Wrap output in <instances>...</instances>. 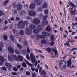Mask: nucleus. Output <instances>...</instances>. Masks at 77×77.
<instances>
[{
  "mask_svg": "<svg viewBox=\"0 0 77 77\" xmlns=\"http://www.w3.org/2000/svg\"><path fill=\"white\" fill-rule=\"evenodd\" d=\"M30 28H31L32 30H33V32L34 33H35L36 34H38L39 32V30H42V28L41 25H38L37 26V29H35L36 26L34 25H31L29 26Z\"/></svg>",
  "mask_w": 77,
  "mask_h": 77,
  "instance_id": "1",
  "label": "nucleus"
},
{
  "mask_svg": "<svg viewBox=\"0 0 77 77\" xmlns=\"http://www.w3.org/2000/svg\"><path fill=\"white\" fill-rule=\"evenodd\" d=\"M25 24L26 25H28V22L26 21H19L18 23V26L20 28H23L25 26Z\"/></svg>",
  "mask_w": 77,
  "mask_h": 77,
  "instance_id": "2",
  "label": "nucleus"
},
{
  "mask_svg": "<svg viewBox=\"0 0 77 77\" xmlns=\"http://www.w3.org/2000/svg\"><path fill=\"white\" fill-rule=\"evenodd\" d=\"M66 61L62 60L60 63L59 66L62 69H65L66 67Z\"/></svg>",
  "mask_w": 77,
  "mask_h": 77,
  "instance_id": "3",
  "label": "nucleus"
},
{
  "mask_svg": "<svg viewBox=\"0 0 77 77\" xmlns=\"http://www.w3.org/2000/svg\"><path fill=\"white\" fill-rule=\"evenodd\" d=\"M47 33L46 32L43 31L42 33V35H37V37L38 39L45 38V37L47 36Z\"/></svg>",
  "mask_w": 77,
  "mask_h": 77,
  "instance_id": "4",
  "label": "nucleus"
},
{
  "mask_svg": "<svg viewBox=\"0 0 77 77\" xmlns=\"http://www.w3.org/2000/svg\"><path fill=\"white\" fill-rule=\"evenodd\" d=\"M30 58L31 60V61L32 63H35L36 61V58L34 55H33V53H31L30 54Z\"/></svg>",
  "mask_w": 77,
  "mask_h": 77,
  "instance_id": "5",
  "label": "nucleus"
},
{
  "mask_svg": "<svg viewBox=\"0 0 77 77\" xmlns=\"http://www.w3.org/2000/svg\"><path fill=\"white\" fill-rule=\"evenodd\" d=\"M29 14L30 16H34L36 15V13L34 11L30 10L29 11Z\"/></svg>",
  "mask_w": 77,
  "mask_h": 77,
  "instance_id": "6",
  "label": "nucleus"
},
{
  "mask_svg": "<svg viewBox=\"0 0 77 77\" xmlns=\"http://www.w3.org/2000/svg\"><path fill=\"white\" fill-rule=\"evenodd\" d=\"M25 32L27 34L30 35L32 34V32L31 29L27 28L26 29Z\"/></svg>",
  "mask_w": 77,
  "mask_h": 77,
  "instance_id": "7",
  "label": "nucleus"
},
{
  "mask_svg": "<svg viewBox=\"0 0 77 77\" xmlns=\"http://www.w3.org/2000/svg\"><path fill=\"white\" fill-rule=\"evenodd\" d=\"M40 20L38 19H35L33 21V23L34 24H38L40 23Z\"/></svg>",
  "mask_w": 77,
  "mask_h": 77,
  "instance_id": "8",
  "label": "nucleus"
},
{
  "mask_svg": "<svg viewBox=\"0 0 77 77\" xmlns=\"http://www.w3.org/2000/svg\"><path fill=\"white\" fill-rule=\"evenodd\" d=\"M8 49L9 52L11 54H13L14 53V50L12 47H9L8 48Z\"/></svg>",
  "mask_w": 77,
  "mask_h": 77,
  "instance_id": "9",
  "label": "nucleus"
},
{
  "mask_svg": "<svg viewBox=\"0 0 77 77\" xmlns=\"http://www.w3.org/2000/svg\"><path fill=\"white\" fill-rule=\"evenodd\" d=\"M35 3H31L29 5V8L31 9H33L35 8Z\"/></svg>",
  "mask_w": 77,
  "mask_h": 77,
  "instance_id": "10",
  "label": "nucleus"
},
{
  "mask_svg": "<svg viewBox=\"0 0 77 77\" xmlns=\"http://www.w3.org/2000/svg\"><path fill=\"white\" fill-rule=\"evenodd\" d=\"M22 5L20 4H18L17 5V10H21L22 9Z\"/></svg>",
  "mask_w": 77,
  "mask_h": 77,
  "instance_id": "11",
  "label": "nucleus"
},
{
  "mask_svg": "<svg viewBox=\"0 0 77 77\" xmlns=\"http://www.w3.org/2000/svg\"><path fill=\"white\" fill-rule=\"evenodd\" d=\"M35 2L37 5L38 6L40 5H41L42 2L41 1L39 0H35Z\"/></svg>",
  "mask_w": 77,
  "mask_h": 77,
  "instance_id": "12",
  "label": "nucleus"
},
{
  "mask_svg": "<svg viewBox=\"0 0 77 77\" xmlns=\"http://www.w3.org/2000/svg\"><path fill=\"white\" fill-rule=\"evenodd\" d=\"M42 24L43 26H47L48 24V23L46 20H44V21H42Z\"/></svg>",
  "mask_w": 77,
  "mask_h": 77,
  "instance_id": "13",
  "label": "nucleus"
},
{
  "mask_svg": "<svg viewBox=\"0 0 77 77\" xmlns=\"http://www.w3.org/2000/svg\"><path fill=\"white\" fill-rule=\"evenodd\" d=\"M67 66L68 67H70L71 66V65L72 64V62L71 61V60L69 59L68 60V62H67Z\"/></svg>",
  "mask_w": 77,
  "mask_h": 77,
  "instance_id": "14",
  "label": "nucleus"
},
{
  "mask_svg": "<svg viewBox=\"0 0 77 77\" xmlns=\"http://www.w3.org/2000/svg\"><path fill=\"white\" fill-rule=\"evenodd\" d=\"M51 28L50 26H48L46 28V31L47 32H49L51 31Z\"/></svg>",
  "mask_w": 77,
  "mask_h": 77,
  "instance_id": "15",
  "label": "nucleus"
},
{
  "mask_svg": "<svg viewBox=\"0 0 77 77\" xmlns=\"http://www.w3.org/2000/svg\"><path fill=\"white\" fill-rule=\"evenodd\" d=\"M52 50L53 52H54L55 53V55L56 56L58 54V51H57L56 49H54L53 48H52Z\"/></svg>",
  "mask_w": 77,
  "mask_h": 77,
  "instance_id": "16",
  "label": "nucleus"
},
{
  "mask_svg": "<svg viewBox=\"0 0 77 77\" xmlns=\"http://www.w3.org/2000/svg\"><path fill=\"white\" fill-rule=\"evenodd\" d=\"M5 65L6 67L8 69H10L11 68V66L10 63H5Z\"/></svg>",
  "mask_w": 77,
  "mask_h": 77,
  "instance_id": "17",
  "label": "nucleus"
},
{
  "mask_svg": "<svg viewBox=\"0 0 77 77\" xmlns=\"http://www.w3.org/2000/svg\"><path fill=\"white\" fill-rule=\"evenodd\" d=\"M9 2V0L5 1L3 2V5L4 6H6L8 4V2Z\"/></svg>",
  "mask_w": 77,
  "mask_h": 77,
  "instance_id": "18",
  "label": "nucleus"
},
{
  "mask_svg": "<svg viewBox=\"0 0 77 77\" xmlns=\"http://www.w3.org/2000/svg\"><path fill=\"white\" fill-rule=\"evenodd\" d=\"M18 57L20 61H22L23 60V58L21 56L18 55Z\"/></svg>",
  "mask_w": 77,
  "mask_h": 77,
  "instance_id": "19",
  "label": "nucleus"
},
{
  "mask_svg": "<svg viewBox=\"0 0 77 77\" xmlns=\"http://www.w3.org/2000/svg\"><path fill=\"white\" fill-rule=\"evenodd\" d=\"M4 57H3L2 56H0V60L2 62H4Z\"/></svg>",
  "mask_w": 77,
  "mask_h": 77,
  "instance_id": "20",
  "label": "nucleus"
},
{
  "mask_svg": "<svg viewBox=\"0 0 77 77\" xmlns=\"http://www.w3.org/2000/svg\"><path fill=\"white\" fill-rule=\"evenodd\" d=\"M46 51L48 53H51V50L50 47H48L46 48Z\"/></svg>",
  "mask_w": 77,
  "mask_h": 77,
  "instance_id": "21",
  "label": "nucleus"
},
{
  "mask_svg": "<svg viewBox=\"0 0 77 77\" xmlns=\"http://www.w3.org/2000/svg\"><path fill=\"white\" fill-rule=\"evenodd\" d=\"M25 61L26 62V63L28 65L30 66L31 67H32V64L29 63V61H27L26 60H25Z\"/></svg>",
  "mask_w": 77,
  "mask_h": 77,
  "instance_id": "22",
  "label": "nucleus"
},
{
  "mask_svg": "<svg viewBox=\"0 0 77 77\" xmlns=\"http://www.w3.org/2000/svg\"><path fill=\"white\" fill-rule=\"evenodd\" d=\"M8 59L9 60H10L11 61H13V58L10 55H9L8 56Z\"/></svg>",
  "mask_w": 77,
  "mask_h": 77,
  "instance_id": "23",
  "label": "nucleus"
},
{
  "mask_svg": "<svg viewBox=\"0 0 77 77\" xmlns=\"http://www.w3.org/2000/svg\"><path fill=\"white\" fill-rule=\"evenodd\" d=\"M12 57H13V58H14V60H16L17 61H18V59L17 57L16 56V55H13L12 56Z\"/></svg>",
  "mask_w": 77,
  "mask_h": 77,
  "instance_id": "24",
  "label": "nucleus"
},
{
  "mask_svg": "<svg viewBox=\"0 0 77 77\" xmlns=\"http://www.w3.org/2000/svg\"><path fill=\"white\" fill-rule=\"evenodd\" d=\"M47 42L46 40H43L41 41V44H47Z\"/></svg>",
  "mask_w": 77,
  "mask_h": 77,
  "instance_id": "25",
  "label": "nucleus"
},
{
  "mask_svg": "<svg viewBox=\"0 0 77 77\" xmlns=\"http://www.w3.org/2000/svg\"><path fill=\"white\" fill-rule=\"evenodd\" d=\"M19 33L20 35L23 36L24 34V31L23 30H21L19 32Z\"/></svg>",
  "mask_w": 77,
  "mask_h": 77,
  "instance_id": "26",
  "label": "nucleus"
},
{
  "mask_svg": "<svg viewBox=\"0 0 77 77\" xmlns=\"http://www.w3.org/2000/svg\"><path fill=\"white\" fill-rule=\"evenodd\" d=\"M69 5H70L71 7H72L73 8L75 7V5L74 3L72 2H69Z\"/></svg>",
  "mask_w": 77,
  "mask_h": 77,
  "instance_id": "27",
  "label": "nucleus"
},
{
  "mask_svg": "<svg viewBox=\"0 0 77 77\" xmlns=\"http://www.w3.org/2000/svg\"><path fill=\"white\" fill-rule=\"evenodd\" d=\"M17 47L19 48L20 49L23 48V47L21 45H20V44H18L17 45Z\"/></svg>",
  "mask_w": 77,
  "mask_h": 77,
  "instance_id": "28",
  "label": "nucleus"
},
{
  "mask_svg": "<svg viewBox=\"0 0 77 77\" xmlns=\"http://www.w3.org/2000/svg\"><path fill=\"white\" fill-rule=\"evenodd\" d=\"M54 35H51L50 36V39L51 41H54Z\"/></svg>",
  "mask_w": 77,
  "mask_h": 77,
  "instance_id": "29",
  "label": "nucleus"
},
{
  "mask_svg": "<svg viewBox=\"0 0 77 77\" xmlns=\"http://www.w3.org/2000/svg\"><path fill=\"white\" fill-rule=\"evenodd\" d=\"M41 73L42 75H45L46 74V72L44 70H43L41 72Z\"/></svg>",
  "mask_w": 77,
  "mask_h": 77,
  "instance_id": "30",
  "label": "nucleus"
},
{
  "mask_svg": "<svg viewBox=\"0 0 77 77\" xmlns=\"http://www.w3.org/2000/svg\"><path fill=\"white\" fill-rule=\"evenodd\" d=\"M67 42L66 43H65L64 44V45L65 46H68V47H70V44L69 43V41H67Z\"/></svg>",
  "mask_w": 77,
  "mask_h": 77,
  "instance_id": "31",
  "label": "nucleus"
},
{
  "mask_svg": "<svg viewBox=\"0 0 77 77\" xmlns=\"http://www.w3.org/2000/svg\"><path fill=\"white\" fill-rule=\"evenodd\" d=\"M3 38L4 41H6L8 39V37L7 35H4L3 36Z\"/></svg>",
  "mask_w": 77,
  "mask_h": 77,
  "instance_id": "32",
  "label": "nucleus"
},
{
  "mask_svg": "<svg viewBox=\"0 0 77 77\" xmlns=\"http://www.w3.org/2000/svg\"><path fill=\"white\" fill-rule=\"evenodd\" d=\"M47 6V5L46 2H45V3L42 5V7L43 8H46Z\"/></svg>",
  "mask_w": 77,
  "mask_h": 77,
  "instance_id": "33",
  "label": "nucleus"
},
{
  "mask_svg": "<svg viewBox=\"0 0 77 77\" xmlns=\"http://www.w3.org/2000/svg\"><path fill=\"white\" fill-rule=\"evenodd\" d=\"M48 16L47 15H46L44 16L43 18V20L46 21V20L48 18Z\"/></svg>",
  "mask_w": 77,
  "mask_h": 77,
  "instance_id": "34",
  "label": "nucleus"
},
{
  "mask_svg": "<svg viewBox=\"0 0 77 77\" xmlns=\"http://www.w3.org/2000/svg\"><path fill=\"white\" fill-rule=\"evenodd\" d=\"M75 11V10H73V11L71 10L69 11V12L71 14H74Z\"/></svg>",
  "mask_w": 77,
  "mask_h": 77,
  "instance_id": "35",
  "label": "nucleus"
},
{
  "mask_svg": "<svg viewBox=\"0 0 77 77\" xmlns=\"http://www.w3.org/2000/svg\"><path fill=\"white\" fill-rule=\"evenodd\" d=\"M10 38L11 41H14V38L13 35H11L10 36Z\"/></svg>",
  "mask_w": 77,
  "mask_h": 77,
  "instance_id": "36",
  "label": "nucleus"
},
{
  "mask_svg": "<svg viewBox=\"0 0 77 77\" xmlns=\"http://www.w3.org/2000/svg\"><path fill=\"white\" fill-rule=\"evenodd\" d=\"M50 44L51 45H54L55 43H54L53 40H51V42H50Z\"/></svg>",
  "mask_w": 77,
  "mask_h": 77,
  "instance_id": "37",
  "label": "nucleus"
},
{
  "mask_svg": "<svg viewBox=\"0 0 77 77\" xmlns=\"http://www.w3.org/2000/svg\"><path fill=\"white\" fill-rule=\"evenodd\" d=\"M44 13L45 14H47L48 13V9H46L44 11Z\"/></svg>",
  "mask_w": 77,
  "mask_h": 77,
  "instance_id": "38",
  "label": "nucleus"
},
{
  "mask_svg": "<svg viewBox=\"0 0 77 77\" xmlns=\"http://www.w3.org/2000/svg\"><path fill=\"white\" fill-rule=\"evenodd\" d=\"M13 70L15 72H17L18 71V69L17 68L14 67L13 68Z\"/></svg>",
  "mask_w": 77,
  "mask_h": 77,
  "instance_id": "39",
  "label": "nucleus"
},
{
  "mask_svg": "<svg viewBox=\"0 0 77 77\" xmlns=\"http://www.w3.org/2000/svg\"><path fill=\"white\" fill-rule=\"evenodd\" d=\"M22 66L23 67H26V64L25 62H24L22 63Z\"/></svg>",
  "mask_w": 77,
  "mask_h": 77,
  "instance_id": "40",
  "label": "nucleus"
},
{
  "mask_svg": "<svg viewBox=\"0 0 77 77\" xmlns=\"http://www.w3.org/2000/svg\"><path fill=\"white\" fill-rule=\"evenodd\" d=\"M32 76L33 77H36L37 76L35 72H33L32 74Z\"/></svg>",
  "mask_w": 77,
  "mask_h": 77,
  "instance_id": "41",
  "label": "nucleus"
},
{
  "mask_svg": "<svg viewBox=\"0 0 77 77\" xmlns=\"http://www.w3.org/2000/svg\"><path fill=\"white\" fill-rule=\"evenodd\" d=\"M22 53L23 54H26V50L25 49H23L22 51Z\"/></svg>",
  "mask_w": 77,
  "mask_h": 77,
  "instance_id": "42",
  "label": "nucleus"
},
{
  "mask_svg": "<svg viewBox=\"0 0 77 77\" xmlns=\"http://www.w3.org/2000/svg\"><path fill=\"white\" fill-rule=\"evenodd\" d=\"M23 44L26 47L28 45V43L26 41H25L24 42Z\"/></svg>",
  "mask_w": 77,
  "mask_h": 77,
  "instance_id": "43",
  "label": "nucleus"
},
{
  "mask_svg": "<svg viewBox=\"0 0 77 77\" xmlns=\"http://www.w3.org/2000/svg\"><path fill=\"white\" fill-rule=\"evenodd\" d=\"M15 53L17 54H20V52L17 49H16L15 50Z\"/></svg>",
  "mask_w": 77,
  "mask_h": 77,
  "instance_id": "44",
  "label": "nucleus"
},
{
  "mask_svg": "<svg viewBox=\"0 0 77 77\" xmlns=\"http://www.w3.org/2000/svg\"><path fill=\"white\" fill-rule=\"evenodd\" d=\"M68 40L69 41V42H73V43L75 42V41L74 40H72L70 41V39H68Z\"/></svg>",
  "mask_w": 77,
  "mask_h": 77,
  "instance_id": "45",
  "label": "nucleus"
},
{
  "mask_svg": "<svg viewBox=\"0 0 77 77\" xmlns=\"http://www.w3.org/2000/svg\"><path fill=\"white\" fill-rule=\"evenodd\" d=\"M26 74L27 76H29L30 75V72H29L28 71H27L26 72Z\"/></svg>",
  "mask_w": 77,
  "mask_h": 77,
  "instance_id": "46",
  "label": "nucleus"
},
{
  "mask_svg": "<svg viewBox=\"0 0 77 77\" xmlns=\"http://www.w3.org/2000/svg\"><path fill=\"white\" fill-rule=\"evenodd\" d=\"M3 15V12L2 11L0 10V16H2Z\"/></svg>",
  "mask_w": 77,
  "mask_h": 77,
  "instance_id": "47",
  "label": "nucleus"
},
{
  "mask_svg": "<svg viewBox=\"0 0 77 77\" xmlns=\"http://www.w3.org/2000/svg\"><path fill=\"white\" fill-rule=\"evenodd\" d=\"M26 58L28 60H30V57H29V55L26 54Z\"/></svg>",
  "mask_w": 77,
  "mask_h": 77,
  "instance_id": "48",
  "label": "nucleus"
},
{
  "mask_svg": "<svg viewBox=\"0 0 77 77\" xmlns=\"http://www.w3.org/2000/svg\"><path fill=\"white\" fill-rule=\"evenodd\" d=\"M2 69V70L3 71H6L7 70V69L6 67H3Z\"/></svg>",
  "mask_w": 77,
  "mask_h": 77,
  "instance_id": "49",
  "label": "nucleus"
},
{
  "mask_svg": "<svg viewBox=\"0 0 77 77\" xmlns=\"http://www.w3.org/2000/svg\"><path fill=\"white\" fill-rule=\"evenodd\" d=\"M16 20L17 21H18L20 20V18L19 17H16Z\"/></svg>",
  "mask_w": 77,
  "mask_h": 77,
  "instance_id": "50",
  "label": "nucleus"
},
{
  "mask_svg": "<svg viewBox=\"0 0 77 77\" xmlns=\"http://www.w3.org/2000/svg\"><path fill=\"white\" fill-rule=\"evenodd\" d=\"M27 50L28 53H29L30 52V49L28 48H27Z\"/></svg>",
  "mask_w": 77,
  "mask_h": 77,
  "instance_id": "51",
  "label": "nucleus"
},
{
  "mask_svg": "<svg viewBox=\"0 0 77 77\" xmlns=\"http://www.w3.org/2000/svg\"><path fill=\"white\" fill-rule=\"evenodd\" d=\"M13 7H16V4L15 2H13Z\"/></svg>",
  "mask_w": 77,
  "mask_h": 77,
  "instance_id": "52",
  "label": "nucleus"
},
{
  "mask_svg": "<svg viewBox=\"0 0 77 77\" xmlns=\"http://www.w3.org/2000/svg\"><path fill=\"white\" fill-rule=\"evenodd\" d=\"M12 31L13 33L14 34H15V33L16 30L15 29H13L12 30Z\"/></svg>",
  "mask_w": 77,
  "mask_h": 77,
  "instance_id": "53",
  "label": "nucleus"
},
{
  "mask_svg": "<svg viewBox=\"0 0 77 77\" xmlns=\"http://www.w3.org/2000/svg\"><path fill=\"white\" fill-rule=\"evenodd\" d=\"M42 7H39L38 8L39 11H42Z\"/></svg>",
  "mask_w": 77,
  "mask_h": 77,
  "instance_id": "54",
  "label": "nucleus"
},
{
  "mask_svg": "<svg viewBox=\"0 0 77 77\" xmlns=\"http://www.w3.org/2000/svg\"><path fill=\"white\" fill-rule=\"evenodd\" d=\"M8 28H9V26H6V27H4V28H3V29L4 30H5V29H7Z\"/></svg>",
  "mask_w": 77,
  "mask_h": 77,
  "instance_id": "55",
  "label": "nucleus"
},
{
  "mask_svg": "<svg viewBox=\"0 0 77 77\" xmlns=\"http://www.w3.org/2000/svg\"><path fill=\"white\" fill-rule=\"evenodd\" d=\"M12 74L13 75H17V73L16 72H13L12 73Z\"/></svg>",
  "mask_w": 77,
  "mask_h": 77,
  "instance_id": "56",
  "label": "nucleus"
},
{
  "mask_svg": "<svg viewBox=\"0 0 77 77\" xmlns=\"http://www.w3.org/2000/svg\"><path fill=\"white\" fill-rule=\"evenodd\" d=\"M14 13L15 14H17V10H16V9L14 11Z\"/></svg>",
  "mask_w": 77,
  "mask_h": 77,
  "instance_id": "57",
  "label": "nucleus"
},
{
  "mask_svg": "<svg viewBox=\"0 0 77 77\" xmlns=\"http://www.w3.org/2000/svg\"><path fill=\"white\" fill-rule=\"evenodd\" d=\"M42 69V67H41L40 68V69H39V72H41V71Z\"/></svg>",
  "mask_w": 77,
  "mask_h": 77,
  "instance_id": "58",
  "label": "nucleus"
},
{
  "mask_svg": "<svg viewBox=\"0 0 77 77\" xmlns=\"http://www.w3.org/2000/svg\"><path fill=\"white\" fill-rule=\"evenodd\" d=\"M20 67H21V65H18V66H17V68L20 69Z\"/></svg>",
  "mask_w": 77,
  "mask_h": 77,
  "instance_id": "59",
  "label": "nucleus"
},
{
  "mask_svg": "<svg viewBox=\"0 0 77 77\" xmlns=\"http://www.w3.org/2000/svg\"><path fill=\"white\" fill-rule=\"evenodd\" d=\"M4 23H5V24H7L8 23V21L7 20H5L4 21Z\"/></svg>",
  "mask_w": 77,
  "mask_h": 77,
  "instance_id": "60",
  "label": "nucleus"
},
{
  "mask_svg": "<svg viewBox=\"0 0 77 77\" xmlns=\"http://www.w3.org/2000/svg\"><path fill=\"white\" fill-rule=\"evenodd\" d=\"M3 65V63L2 62H0V66H2Z\"/></svg>",
  "mask_w": 77,
  "mask_h": 77,
  "instance_id": "61",
  "label": "nucleus"
},
{
  "mask_svg": "<svg viewBox=\"0 0 77 77\" xmlns=\"http://www.w3.org/2000/svg\"><path fill=\"white\" fill-rule=\"evenodd\" d=\"M31 69H32V71H34L35 70V68H32Z\"/></svg>",
  "mask_w": 77,
  "mask_h": 77,
  "instance_id": "62",
  "label": "nucleus"
},
{
  "mask_svg": "<svg viewBox=\"0 0 77 77\" xmlns=\"http://www.w3.org/2000/svg\"><path fill=\"white\" fill-rule=\"evenodd\" d=\"M38 64V62L37 61H36L35 64V66H36Z\"/></svg>",
  "mask_w": 77,
  "mask_h": 77,
  "instance_id": "63",
  "label": "nucleus"
},
{
  "mask_svg": "<svg viewBox=\"0 0 77 77\" xmlns=\"http://www.w3.org/2000/svg\"><path fill=\"white\" fill-rule=\"evenodd\" d=\"M37 67H38V69H39V68L40 67V65L39 64H38V66H37Z\"/></svg>",
  "mask_w": 77,
  "mask_h": 77,
  "instance_id": "64",
  "label": "nucleus"
}]
</instances>
